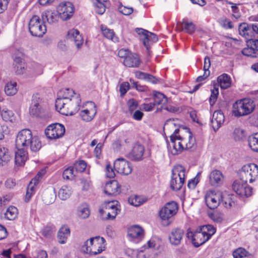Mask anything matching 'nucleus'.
Instances as JSON below:
<instances>
[{
  "mask_svg": "<svg viewBox=\"0 0 258 258\" xmlns=\"http://www.w3.org/2000/svg\"><path fill=\"white\" fill-rule=\"evenodd\" d=\"M219 94L218 88L214 85L213 89L211 90V94L209 99L210 103L213 105L216 102L218 95Z\"/></svg>",
  "mask_w": 258,
  "mask_h": 258,
  "instance_id": "50",
  "label": "nucleus"
},
{
  "mask_svg": "<svg viewBox=\"0 0 258 258\" xmlns=\"http://www.w3.org/2000/svg\"><path fill=\"white\" fill-rule=\"evenodd\" d=\"M104 192L106 194L110 196H116L120 192L118 182L115 180L106 184Z\"/></svg>",
  "mask_w": 258,
  "mask_h": 258,
  "instance_id": "21",
  "label": "nucleus"
},
{
  "mask_svg": "<svg viewBox=\"0 0 258 258\" xmlns=\"http://www.w3.org/2000/svg\"><path fill=\"white\" fill-rule=\"evenodd\" d=\"M15 152V163L18 166L23 165L27 159V150L17 149Z\"/></svg>",
  "mask_w": 258,
  "mask_h": 258,
  "instance_id": "23",
  "label": "nucleus"
},
{
  "mask_svg": "<svg viewBox=\"0 0 258 258\" xmlns=\"http://www.w3.org/2000/svg\"><path fill=\"white\" fill-rule=\"evenodd\" d=\"M247 46H251L254 49L256 54L258 55V39H250L246 40Z\"/></svg>",
  "mask_w": 258,
  "mask_h": 258,
  "instance_id": "58",
  "label": "nucleus"
},
{
  "mask_svg": "<svg viewBox=\"0 0 258 258\" xmlns=\"http://www.w3.org/2000/svg\"><path fill=\"white\" fill-rule=\"evenodd\" d=\"M248 142L250 149L254 152H258V133L250 136Z\"/></svg>",
  "mask_w": 258,
  "mask_h": 258,
  "instance_id": "38",
  "label": "nucleus"
},
{
  "mask_svg": "<svg viewBox=\"0 0 258 258\" xmlns=\"http://www.w3.org/2000/svg\"><path fill=\"white\" fill-rule=\"evenodd\" d=\"M13 68L15 72L17 75H21L24 73L26 66L23 61L18 63L13 62Z\"/></svg>",
  "mask_w": 258,
  "mask_h": 258,
  "instance_id": "44",
  "label": "nucleus"
},
{
  "mask_svg": "<svg viewBox=\"0 0 258 258\" xmlns=\"http://www.w3.org/2000/svg\"><path fill=\"white\" fill-rule=\"evenodd\" d=\"M206 228H204V232L200 227L198 228L194 233L188 231L186 236L188 239H191L193 245L198 247L207 241L209 239V236L205 234Z\"/></svg>",
  "mask_w": 258,
  "mask_h": 258,
  "instance_id": "10",
  "label": "nucleus"
},
{
  "mask_svg": "<svg viewBox=\"0 0 258 258\" xmlns=\"http://www.w3.org/2000/svg\"><path fill=\"white\" fill-rule=\"evenodd\" d=\"M158 37L155 34L149 31V34L148 35L147 40L148 44L149 45V48H150V42H156V41H158Z\"/></svg>",
  "mask_w": 258,
  "mask_h": 258,
  "instance_id": "63",
  "label": "nucleus"
},
{
  "mask_svg": "<svg viewBox=\"0 0 258 258\" xmlns=\"http://www.w3.org/2000/svg\"><path fill=\"white\" fill-rule=\"evenodd\" d=\"M65 131L63 125L59 123H54L47 126L45 130V134L50 140H56L64 136Z\"/></svg>",
  "mask_w": 258,
  "mask_h": 258,
  "instance_id": "9",
  "label": "nucleus"
},
{
  "mask_svg": "<svg viewBox=\"0 0 258 258\" xmlns=\"http://www.w3.org/2000/svg\"><path fill=\"white\" fill-rule=\"evenodd\" d=\"M184 232L181 228L176 227L172 228L169 233L168 239L172 245H179L182 240Z\"/></svg>",
  "mask_w": 258,
  "mask_h": 258,
  "instance_id": "14",
  "label": "nucleus"
},
{
  "mask_svg": "<svg viewBox=\"0 0 258 258\" xmlns=\"http://www.w3.org/2000/svg\"><path fill=\"white\" fill-rule=\"evenodd\" d=\"M179 25L182 30L190 34L193 33L196 29L195 25L192 22L183 20Z\"/></svg>",
  "mask_w": 258,
  "mask_h": 258,
  "instance_id": "33",
  "label": "nucleus"
},
{
  "mask_svg": "<svg viewBox=\"0 0 258 258\" xmlns=\"http://www.w3.org/2000/svg\"><path fill=\"white\" fill-rule=\"evenodd\" d=\"M238 31L239 34L245 38L247 40L252 39L253 32L252 24H248L246 23H241L239 25Z\"/></svg>",
  "mask_w": 258,
  "mask_h": 258,
  "instance_id": "20",
  "label": "nucleus"
},
{
  "mask_svg": "<svg viewBox=\"0 0 258 258\" xmlns=\"http://www.w3.org/2000/svg\"><path fill=\"white\" fill-rule=\"evenodd\" d=\"M177 120L174 119H169L166 120L164 124V129L166 130H169L175 128L173 133L170 136V141H172L173 140L178 139L180 141H183V138L180 135H178L179 132V130L176 127V124L175 121Z\"/></svg>",
  "mask_w": 258,
  "mask_h": 258,
  "instance_id": "17",
  "label": "nucleus"
},
{
  "mask_svg": "<svg viewBox=\"0 0 258 258\" xmlns=\"http://www.w3.org/2000/svg\"><path fill=\"white\" fill-rule=\"evenodd\" d=\"M42 99L40 94L36 93L33 95L31 105H34V107L35 105H40Z\"/></svg>",
  "mask_w": 258,
  "mask_h": 258,
  "instance_id": "60",
  "label": "nucleus"
},
{
  "mask_svg": "<svg viewBox=\"0 0 258 258\" xmlns=\"http://www.w3.org/2000/svg\"><path fill=\"white\" fill-rule=\"evenodd\" d=\"M178 210L177 204L174 201L166 203L160 210L159 215L160 219L169 225Z\"/></svg>",
  "mask_w": 258,
  "mask_h": 258,
  "instance_id": "7",
  "label": "nucleus"
},
{
  "mask_svg": "<svg viewBox=\"0 0 258 258\" xmlns=\"http://www.w3.org/2000/svg\"><path fill=\"white\" fill-rule=\"evenodd\" d=\"M201 230L204 232V228H206L205 229V234L207 236H209V238H210L212 235H213L216 232L215 229L211 225H204L202 226L199 227Z\"/></svg>",
  "mask_w": 258,
  "mask_h": 258,
  "instance_id": "53",
  "label": "nucleus"
},
{
  "mask_svg": "<svg viewBox=\"0 0 258 258\" xmlns=\"http://www.w3.org/2000/svg\"><path fill=\"white\" fill-rule=\"evenodd\" d=\"M11 157L8 150L0 147V165H4L10 160Z\"/></svg>",
  "mask_w": 258,
  "mask_h": 258,
  "instance_id": "36",
  "label": "nucleus"
},
{
  "mask_svg": "<svg viewBox=\"0 0 258 258\" xmlns=\"http://www.w3.org/2000/svg\"><path fill=\"white\" fill-rule=\"evenodd\" d=\"M68 36L69 39H71L74 42L78 50L81 48L84 39L79 30L75 29L69 30L68 33Z\"/></svg>",
  "mask_w": 258,
  "mask_h": 258,
  "instance_id": "18",
  "label": "nucleus"
},
{
  "mask_svg": "<svg viewBox=\"0 0 258 258\" xmlns=\"http://www.w3.org/2000/svg\"><path fill=\"white\" fill-rule=\"evenodd\" d=\"M130 88L128 82H123L120 85L119 91L121 96L124 95Z\"/></svg>",
  "mask_w": 258,
  "mask_h": 258,
  "instance_id": "64",
  "label": "nucleus"
},
{
  "mask_svg": "<svg viewBox=\"0 0 258 258\" xmlns=\"http://www.w3.org/2000/svg\"><path fill=\"white\" fill-rule=\"evenodd\" d=\"M224 116L221 110L215 111L213 114L211 123L215 131L218 130L223 123Z\"/></svg>",
  "mask_w": 258,
  "mask_h": 258,
  "instance_id": "19",
  "label": "nucleus"
},
{
  "mask_svg": "<svg viewBox=\"0 0 258 258\" xmlns=\"http://www.w3.org/2000/svg\"><path fill=\"white\" fill-rule=\"evenodd\" d=\"M23 52L22 49H18L15 51L13 55L14 62L18 63L23 61Z\"/></svg>",
  "mask_w": 258,
  "mask_h": 258,
  "instance_id": "49",
  "label": "nucleus"
},
{
  "mask_svg": "<svg viewBox=\"0 0 258 258\" xmlns=\"http://www.w3.org/2000/svg\"><path fill=\"white\" fill-rule=\"evenodd\" d=\"M185 168L180 165L175 166L172 170L170 187L175 191L179 190L184 183Z\"/></svg>",
  "mask_w": 258,
  "mask_h": 258,
  "instance_id": "5",
  "label": "nucleus"
},
{
  "mask_svg": "<svg viewBox=\"0 0 258 258\" xmlns=\"http://www.w3.org/2000/svg\"><path fill=\"white\" fill-rule=\"evenodd\" d=\"M78 216L82 219H86L90 215V210L87 205H82L78 209Z\"/></svg>",
  "mask_w": 258,
  "mask_h": 258,
  "instance_id": "42",
  "label": "nucleus"
},
{
  "mask_svg": "<svg viewBox=\"0 0 258 258\" xmlns=\"http://www.w3.org/2000/svg\"><path fill=\"white\" fill-rule=\"evenodd\" d=\"M56 198L54 190L46 192L43 197V200L46 205L52 204Z\"/></svg>",
  "mask_w": 258,
  "mask_h": 258,
  "instance_id": "40",
  "label": "nucleus"
},
{
  "mask_svg": "<svg viewBox=\"0 0 258 258\" xmlns=\"http://www.w3.org/2000/svg\"><path fill=\"white\" fill-rule=\"evenodd\" d=\"M18 213L17 208L11 206L8 208L6 212L5 213V217L9 220H13L17 217Z\"/></svg>",
  "mask_w": 258,
  "mask_h": 258,
  "instance_id": "39",
  "label": "nucleus"
},
{
  "mask_svg": "<svg viewBox=\"0 0 258 258\" xmlns=\"http://www.w3.org/2000/svg\"><path fill=\"white\" fill-rule=\"evenodd\" d=\"M81 102V100L79 95H76L75 97L71 99L67 95L63 96L62 98L59 96L56 99L55 107L63 115H73L80 109Z\"/></svg>",
  "mask_w": 258,
  "mask_h": 258,
  "instance_id": "2",
  "label": "nucleus"
},
{
  "mask_svg": "<svg viewBox=\"0 0 258 258\" xmlns=\"http://www.w3.org/2000/svg\"><path fill=\"white\" fill-rule=\"evenodd\" d=\"M41 106L35 105V107L33 105H31L29 111L31 115L38 116L40 112Z\"/></svg>",
  "mask_w": 258,
  "mask_h": 258,
  "instance_id": "62",
  "label": "nucleus"
},
{
  "mask_svg": "<svg viewBox=\"0 0 258 258\" xmlns=\"http://www.w3.org/2000/svg\"><path fill=\"white\" fill-rule=\"evenodd\" d=\"M29 30L32 36L42 37L46 32L44 19L40 17H32L29 23Z\"/></svg>",
  "mask_w": 258,
  "mask_h": 258,
  "instance_id": "8",
  "label": "nucleus"
},
{
  "mask_svg": "<svg viewBox=\"0 0 258 258\" xmlns=\"http://www.w3.org/2000/svg\"><path fill=\"white\" fill-rule=\"evenodd\" d=\"M217 82L222 89H226L230 87L231 84V78L226 74L219 76L217 78Z\"/></svg>",
  "mask_w": 258,
  "mask_h": 258,
  "instance_id": "29",
  "label": "nucleus"
},
{
  "mask_svg": "<svg viewBox=\"0 0 258 258\" xmlns=\"http://www.w3.org/2000/svg\"><path fill=\"white\" fill-rule=\"evenodd\" d=\"M183 141H180L178 139L173 140L171 141L172 148L170 147L171 153L172 155H177L180 153L183 150V146L182 143Z\"/></svg>",
  "mask_w": 258,
  "mask_h": 258,
  "instance_id": "30",
  "label": "nucleus"
},
{
  "mask_svg": "<svg viewBox=\"0 0 258 258\" xmlns=\"http://www.w3.org/2000/svg\"><path fill=\"white\" fill-rule=\"evenodd\" d=\"M241 52L244 55L251 56L252 57H256V55H257L254 49L252 47V45L247 46V48H243Z\"/></svg>",
  "mask_w": 258,
  "mask_h": 258,
  "instance_id": "51",
  "label": "nucleus"
},
{
  "mask_svg": "<svg viewBox=\"0 0 258 258\" xmlns=\"http://www.w3.org/2000/svg\"><path fill=\"white\" fill-rule=\"evenodd\" d=\"M2 117L5 121L13 122L15 120L14 114L11 110H7L3 111L2 112Z\"/></svg>",
  "mask_w": 258,
  "mask_h": 258,
  "instance_id": "46",
  "label": "nucleus"
},
{
  "mask_svg": "<svg viewBox=\"0 0 258 258\" xmlns=\"http://www.w3.org/2000/svg\"><path fill=\"white\" fill-rule=\"evenodd\" d=\"M105 240L103 237L96 236L86 241L82 247V250L87 253L96 255L101 253L105 248Z\"/></svg>",
  "mask_w": 258,
  "mask_h": 258,
  "instance_id": "3",
  "label": "nucleus"
},
{
  "mask_svg": "<svg viewBox=\"0 0 258 258\" xmlns=\"http://www.w3.org/2000/svg\"><path fill=\"white\" fill-rule=\"evenodd\" d=\"M235 196L233 195L223 194V197L222 199L221 200L220 205L226 208H230L235 206Z\"/></svg>",
  "mask_w": 258,
  "mask_h": 258,
  "instance_id": "27",
  "label": "nucleus"
},
{
  "mask_svg": "<svg viewBox=\"0 0 258 258\" xmlns=\"http://www.w3.org/2000/svg\"><path fill=\"white\" fill-rule=\"evenodd\" d=\"M154 103L155 105H160L161 108H164V106L167 102V97L162 93L159 92H155L153 94Z\"/></svg>",
  "mask_w": 258,
  "mask_h": 258,
  "instance_id": "28",
  "label": "nucleus"
},
{
  "mask_svg": "<svg viewBox=\"0 0 258 258\" xmlns=\"http://www.w3.org/2000/svg\"><path fill=\"white\" fill-rule=\"evenodd\" d=\"M188 141L185 143V149H190L194 147L196 144L195 139L192 136L190 132L188 133Z\"/></svg>",
  "mask_w": 258,
  "mask_h": 258,
  "instance_id": "59",
  "label": "nucleus"
},
{
  "mask_svg": "<svg viewBox=\"0 0 258 258\" xmlns=\"http://www.w3.org/2000/svg\"><path fill=\"white\" fill-rule=\"evenodd\" d=\"M114 168L118 173L124 175L130 174L132 171L130 163L123 158H118L114 161Z\"/></svg>",
  "mask_w": 258,
  "mask_h": 258,
  "instance_id": "13",
  "label": "nucleus"
},
{
  "mask_svg": "<svg viewBox=\"0 0 258 258\" xmlns=\"http://www.w3.org/2000/svg\"><path fill=\"white\" fill-rule=\"evenodd\" d=\"M254 108L255 104L252 100L244 98L233 104L232 112L235 116L240 117L251 113Z\"/></svg>",
  "mask_w": 258,
  "mask_h": 258,
  "instance_id": "4",
  "label": "nucleus"
},
{
  "mask_svg": "<svg viewBox=\"0 0 258 258\" xmlns=\"http://www.w3.org/2000/svg\"><path fill=\"white\" fill-rule=\"evenodd\" d=\"M92 111V113L91 114L90 111L88 109L82 110L80 113V116L83 120L85 121H90L93 118L96 113V112L93 110Z\"/></svg>",
  "mask_w": 258,
  "mask_h": 258,
  "instance_id": "43",
  "label": "nucleus"
},
{
  "mask_svg": "<svg viewBox=\"0 0 258 258\" xmlns=\"http://www.w3.org/2000/svg\"><path fill=\"white\" fill-rule=\"evenodd\" d=\"M124 66L129 68H137L140 64V60L136 54L130 53L123 61Z\"/></svg>",
  "mask_w": 258,
  "mask_h": 258,
  "instance_id": "24",
  "label": "nucleus"
},
{
  "mask_svg": "<svg viewBox=\"0 0 258 258\" xmlns=\"http://www.w3.org/2000/svg\"><path fill=\"white\" fill-rule=\"evenodd\" d=\"M119 211V209H111L109 210L100 209L99 210V212L101 215H102L104 213L107 214V217L105 218L106 220H113L115 219L116 216L118 214V212Z\"/></svg>",
  "mask_w": 258,
  "mask_h": 258,
  "instance_id": "41",
  "label": "nucleus"
},
{
  "mask_svg": "<svg viewBox=\"0 0 258 258\" xmlns=\"http://www.w3.org/2000/svg\"><path fill=\"white\" fill-rule=\"evenodd\" d=\"M136 32L139 36V38L147 50L149 49V45L148 44L147 38L149 34V31L145 29L140 28H137L135 29Z\"/></svg>",
  "mask_w": 258,
  "mask_h": 258,
  "instance_id": "31",
  "label": "nucleus"
},
{
  "mask_svg": "<svg viewBox=\"0 0 258 258\" xmlns=\"http://www.w3.org/2000/svg\"><path fill=\"white\" fill-rule=\"evenodd\" d=\"M223 193L220 191H208L205 197L207 207L211 210L216 209L220 205Z\"/></svg>",
  "mask_w": 258,
  "mask_h": 258,
  "instance_id": "11",
  "label": "nucleus"
},
{
  "mask_svg": "<svg viewBox=\"0 0 258 258\" xmlns=\"http://www.w3.org/2000/svg\"><path fill=\"white\" fill-rule=\"evenodd\" d=\"M250 255L249 253L244 248L239 247L235 250L233 252L234 258H243L247 257Z\"/></svg>",
  "mask_w": 258,
  "mask_h": 258,
  "instance_id": "45",
  "label": "nucleus"
},
{
  "mask_svg": "<svg viewBox=\"0 0 258 258\" xmlns=\"http://www.w3.org/2000/svg\"><path fill=\"white\" fill-rule=\"evenodd\" d=\"M56 11L59 16H72L75 11V7L72 3L64 2L60 3L57 7Z\"/></svg>",
  "mask_w": 258,
  "mask_h": 258,
  "instance_id": "15",
  "label": "nucleus"
},
{
  "mask_svg": "<svg viewBox=\"0 0 258 258\" xmlns=\"http://www.w3.org/2000/svg\"><path fill=\"white\" fill-rule=\"evenodd\" d=\"M70 235V229L66 226H62L58 231L57 238L58 242L60 244H64L68 237Z\"/></svg>",
  "mask_w": 258,
  "mask_h": 258,
  "instance_id": "26",
  "label": "nucleus"
},
{
  "mask_svg": "<svg viewBox=\"0 0 258 258\" xmlns=\"http://www.w3.org/2000/svg\"><path fill=\"white\" fill-rule=\"evenodd\" d=\"M15 143L17 149H30L34 152L39 151L41 147V143L38 137H33L31 131L29 129H23L18 133Z\"/></svg>",
  "mask_w": 258,
  "mask_h": 258,
  "instance_id": "1",
  "label": "nucleus"
},
{
  "mask_svg": "<svg viewBox=\"0 0 258 258\" xmlns=\"http://www.w3.org/2000/svg\"><path fill=\"white\" fill-rule=\"evenodd\" d=\"M220 25L225 29H232L233 25L231 21L226 18H222L219 21Z\"/></svg>",
  "mask_w": 258,
  "mask_h": 258,
  "instance_id": "56",
  "label": "nucleus"
},
{
  "mask_svg": "<svg viewBox=\"0 0 258 258\" xmlns=\"http://www.w3.org/2000/svg\"><path fill=\"white\" fill-rule=\"evenodd\" d=\"M118 11L122 15L127 16L133 12V9L132 7H127L124 6H120L118 7Z\"/></svg>",
  "mask_w": 258,
  "mask_h": 258,
  "instance_id": "55",
  "label": "nucleus"
},
{
  "mask_svg": "<svg viewBox=\"0 0 258 258\" xmlns=\"http://www.w3.org/2000/svg\"><path fill=\"white\" fill-rule=\"evenodd\" d=\"M54 231V227L53 225L46 226L42 230V234L46 238L51 237L53 231Z\"/></svg>",
  "mask_w": 258,
  "mask_h": 258,
  "instance_id": "48",
  "label": "nucleus"
},
{
  "mask_svg": "<svg viewBox=\"0 0 258 258\" xmlns=\"http://www.w3.org/2000/svg\"><path fill=\"white\" fill-rule=\"evenodd\" d=\"M101 29L104 37L112 41L116 42L118 41V38L115 35L113 30L107 28L106 26L101 25Z\"/></svg>",
  "mask_w": 258,
  "mask_h": 258,
  "instance_id": "32",
  "label": "nucleus"
},
{
  "mask_svg": "<svg viewBox=\"0 0 258 258\" xmlns=\"http://www.w3.org/2000/svg\"><path fill=\"white\" fill-rule=\"evenodd\" d=\"M127 235L132 241H141L144 238V230L139 226H132L128 229Z\"/></svg>",
  "mask_w": 258,
  "mask_h": 258,
  "instance_id": "16",
  "label": "nucleus"
},
{
  "mask_svg": "<svg viewBox=\"0 0 258 258\" xmlns=\"http://www.w3.org/2000/svg\"><path fill=\"white\" fill-rule=\"evenodd\" d=\"M233 190L241 197H248L251 196L252 188L247 184V182H243L236 180L232 184Z\"/></svg>",
  "mask_w": 258,
  "mask_h": 258,
  "instance_id": "12",
  "label": "nucleus"
},
{
  "mask_svg": "<svg viewBox=\"0 0 258 258\" xmlns=\"http://www.w3.org/2000/svg\"><path fill=\"white\" fill-rule=\"evenodd\" d=\"M239 177L243 182H253L258 177V166L254 163L243 166L239 172Z\"/></svg>",
  "mask_w": 258,
  "mask_h": 258,
  "instance_id": "6",
  "label": "nucleus"
},
{
  "mask_svg": "<svg viewBox=\"0 0 258 258\" xmlns=\"http://www.w3.org/2000/svg\"><path fill=\"white\" fill-rule=\"evenodd\" d=\"M17 83L15 82H8L5 86V92L8 96H13L17 92Z\"/></svg>",
  "mask_w": 258,
  "mask_h": 258,
  "instance_id": "37",
  "label": "nucleus"
},
{
  "mask_svg": "<svg viewBox=\"0 0 258 258\" xmlns=\"http://www.w3.org/2000/svg\"><path fill=\"white\" fill-rule=\"evenodd\" d=\"M147 200V199L144 196H134L130 197L128 201L130 205L135 207H138L145 203Z\"/></svg>",
  "mask_w": 258,
  "mask_h": 258,
  "instance_id": "34",
  "label": "nucleus"
},
{
  "mask_svg": "<svg viewBox=\"0 0 258 258\" xmlns=\"http://www.w3.org/2000/svg\"><path fill=\"white\" fill-rule=\"evenodd\" d=\"M32 181H31L28 186L26 194L25 201L26 202H28L33 194L34 184Z\"/></svg>",
  "mask_w": 258,
  "mask_h": 258,
  "instance_id": "52",
  "label": "nucleus"
},
{
  "mask_svg": "<svg viewBox=\"0 0 258 258\" xmlns=\"http://www.w3.org/2000/svg\"><path fill=\"white\" fill-rule=\"evenodd\" d=\"M74 167H70L65 169L63 172L62 176L64 179H73L75 176Z\"/></svg>",
  "mask_w": 258,
  "mask_h": 258,
  "instance_id": "47",
  "label": "nucleus"
},
{
  "mask_svg": "<svg viewBox=\"0 0 258 258\" xmlns=\"http://www.w3.org/2000/svg\"><path fill=\"white\" fill-rule=\"evenodd\" d=\"M72 192V187L68 185L62 186L58 191V197L62 200L69 198Z\"/></svg>",
  "mask_w": 258,
  "mask_h": 258,
  "instance_id": "35",
  "label": "nucleus"
},
{
  "mask_svg": "<svg viewBox=\"0 0 258 258\" xmlns=\"http://www.w3.org/2000/svg\"><path fill=\"white\" fill-rule=\"evenodd\" d=\"M144 153V147L139 144H136L133 147V150L130 153V157L134 160H139L142 159V157Z\"/></svg>",
  "mask_w": 258,
  "mask_h": 258,
  "instance_id": "25",
  "label": "nucleus"
},
{
  "mask_svg": "<svg viewBox=\"0 0 258 258\" xmlns=\"http://www.w3.org/2000/svg\"><path fill=\"white\" fill-rule=\"evenodd\" d=\"M74 167L76 171L82 172L86 169V163L84 161L80 160L74 164Z\"/></svg>",
  "mask_w": 258,
  "mask_h": 258,
  "instance_id": "54",
  "label": "nucleus"
},
{
  "mask_svg": "<svg viewBox=\"0 0 258 258\" xmlns=\"http://www.w3.org/2000/svg\"><path fill=\"white\" fill-rule=\"evenodd\" d=\"M223 175L218 170H213L209 175V182L212 186H216L222 182Z\"/></svg>",
  "mask_w": 258,
  "mask_h": 258,
  "instance_id": "22",
  "label": "nucleus"
},
{
  "mask_svg": "<svg viewBox=\"0 0 258 258\" xmlns=\"http://www.w3.org/2000/svg\"><path fill=\"white\" fill-rule=\"evenodd\" d=\"M95 7V11L99 15H102L105 11V6L104 4L98 2Z\"/></svg>",
  "mask_w": 258,
  "mask_h": 258,
  "instance_id": "61",
  "label": "nucleus"
},
{
  "mask_svg": "<svg viewBox=\"0 0 258 258\" xmlns=\"http://www.w3.org/2000/svg\"><path fill=\"white\" fill-rule=\"evenodd\" d=\"M104 209L105 210H115L119 209L118 202L116 201H109L105 204Z\"/></svg>",
  "mask_w": 258,
  "mask_h": 258,
  "instance_id": "57",
  "label": "nucleus"
}]
</instances>
